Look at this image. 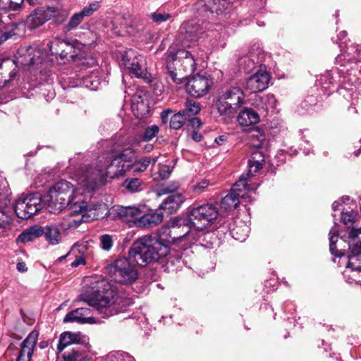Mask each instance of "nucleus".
<instances>
[{
    "label": "nucleus",
    "instance_id": "f257e3e1",
    "mask_svg": "<svg viewBox=\"0 0 361 361\" xmlns=\"http://www.w3.org/2000/svg\"><path fill=\"white\" fill-rule=\"evenodd\" d=\"M190 229L183 220L173 226L171 229L162 227L158 236L145 235L133 244L129 250L130 259L141 267L157 262L169 254L171 243L183 238L189 239L192 233Z\"/></svg>",
    "mask_w": 361,
    "mask_h": 361
},
{
    "label": "nucleus",
    "instance_id": "f03ea898",
    "mask_svg": "<svg viewBox=\"0 0 361 361\" xmlns=\"http://www.w3.org/2000/svg\"><path fill=\"white\" fill-rule=\"evenodd\" d=\"M135 151L131 148L111 157H102L98 163L93 165H82L75 173L78 189L83 192H91L104 184L107 177L114 178L122 176L129 171V165L133 163Z\"/></svg>",
    "mask_w": 361,
    "mask_h": 361
},
{
    "label": "nucleus",
    "instance_id": "7ed1b4c3",
    "mask_svg": "<svg viewBox=\"0 0 361 361\" xmlns=\"http://www.w3.org/2000/svg\"><path fill=\"white\" fill-rule=\"evenodd\" d=\"M91 293L86 292L80 294L78 301H83L93 307L102 314L103 317L112 316L123 311V308L131 303L129 299L119 296L112 286L106 281L102 280L92 287Z\"/></svg>",
    "mask_w": 361,
    "mask_h": 361
},
{
    "label": "nucleus",
    "instance_id": "20e7f679",
    "mask_svg": "<svg viewBox=\"0 0 361 361\" xmlns=\"http://www.w3.org/2000/svg\"><path fill=\"white\" fill-rule=\"evenodd\" d=\"M167 82L171 85H181L185 82L188 75L196 69L194 56L185 49L174 52L169 50L166 54Z\"/></svg>",
    "mask_w": 361,
    "mask_h": 361
},
{
    "label": "nucleus",
    "instance_id": "39448f33",
    "mask_svg": "<svg viewBox=\"0 0 361 361\" xmlns=\"http://www.w3.org/2000/svg\"><path fill=\"white\" fill-rule=\"evenodd\" d=\"M68 210L71 216H79L69 222V226H78L82 222L99 219L106 214L107 207L104 203L87 204L84 201L71 203Z\"/></svg>",
    "mask_w": 361,
    "mask_h": 361
},
{
    "label": "nucleus",
    "instance_id": "423d86ee",
    "mask_svg": "<svg viewBox=\"0 0 361 361\" xmlns=\"http://www.w3.org/2000/svg\"><path fill=\"white\" fill-rule=\"evenodd\" d=\"M243 101L244 93L240 88L236 87L226 90L219 97L216 109L225 122H229L235 116Z\"/></svg>",
    "mask_w": 361,
    "mask_h": 361
},
{
    "label": "nucleus",
    "instance_id": "0eeeda50",
    "mask_svg": "<svg viewBox=\"0 0 361 361\" xmlns=\"http://www.w3.org/2000/svg\"><path fill=\"white\" fill-rule=\"evenodd\" d=\"M74 188L71 183L61 180L51 188L46 196L51 212H57L66 208L73 200Z\"/></svg>",
    "mask_w": 361,
    "mask_h": 361
},
{
    "label": "nucleus",
    "instance_id": "6e6552de",
    "mask_svg": "<svg viewBox=\"0 0 361 361\" xmlns=\"http://www.w3.org/2000/svg\"><path fill=\"white\" fill-rule=\"evenodd\" d=\"M135 262L128 257H121L107 266L106 269L109 276L121 284H132L138 278V271Z\"/></svg>",
    "mask_w": 361,
    "mask_h": 361
},
{
    "label": "nucleus",
    "instance_id": "1a4fd4ad",
    "mask_svg": "<svg viewBox=\"0 0 361 361\" xmlns=\"http://www.w3.org/2000/svg\"><path fill=\"white\" fill-rule=\"evenodd\" d=\"M14 57L13 62L16 66L34 70L45 61L47 53L36 46H22Z\"/></svg>",
    "mask_w": 361,
    "mask_h": 361
},
{
    "label": "nucleus",
    "instance_id": "9d476101",
    "mask_svg": "<svg viewBox=\"0 0 361 361\" xmlns=\"http://www.w3.org/2000/svg\"><path fill=\"white\" fill-rule=\"evenodd\" d=\"M215 206L206 204L193 208L189 214V222L196 230L203 231L210 226L218 216Z\"/></svg>",
    "mask_w": 361,
    "mask_h": 361
},
{
    "label": "nucleus",
    "instance_id": "9b49d317",
    "mask_svg": "<svg viewBox=\"0 0 361 361\" xmlns=\"http://www.w3.org/2000/svg\"><path fill=\"white\" fill-rule=\"evenodd\" d=\"M42 207L41 196L38 194H30L16 200L14 211L18 218L27 219L35 214Z\"/></svg>",
    "mask_w": 361,
    "mask_h": 361
},
{
    "label": "nucleus",
    "instance_id": "f8f14e48",
    "mask_svg": "<svg viewBox=\"0 0 361 361\" xmlns=\"http://www.w3.org/2000/svg\"><path fill=\"white\" fill-rule=\"evenodd\" d=\"M122 65L137 78H147L146 63L144 57L137 51L130 49L122 56Z\"/></svg>",
    "mask_w": 361,
    "mask_h": 361
},
{
    "label": "nucleus",
    "instance_id": "ddd939ff",
    "mask_svg": "<svg viewBox=\"0 0 361 361\" xmlns=\"http://www.w3.org/2000/svg\"><path fill=\"white\" fill-rule=\"evenodd\" d=\"M258 186V184L247 183L244 176L242 175L233 186L231 192L221 200V208L226 212H230L235 209L240 202L238 196L240 195V192H242L241 187L245 189L247 188V190H250L257 189Z\"/></svg>",
    "mask_w": 361,
    "mask_h": 361
},
{
    "label": "nucleus",
    "instance_id": "4468645a",
    "mask_svg": "<svg viewBox=\"0 0 361 361\" xmlns=\"http://www.w3.org/2000/svg\"><path fill=\"white\" fill-rule=\"evenodd\" d=\"M231 0H197L193 9L198 16L209 17L215 13L219 16L228 9Z\"/></svg>",
    "mask_w": 361,
    "mask_h": 361
},
{
    "label": "nucleus",
    "instance_id": "2eb2a0df",
    "mask_svg": "<svg viewBox=\"0 0 361 361\" xmlns=\"http://www.w3.org/2000/svg\"><path fill=\"white\" fill-rule=\"evenodd\" d=\"M270 75L265 68H260L246 80L245 89L250 93H257L265 90L269 85Z\"/></svg>",
    "mask_w": 361,
    "mask_h": 361
},
{
    "label": "nucleus",
    "instance_id": "dca6fc26",
    "mask_svg": "<svg viewBox=\"0 0 361 361\" xmlns=\"http://www.w3.org/2000/svg\"><path fill=\"white\" fill-rule=\"evenodd\" d=\"M212 84L209 76L197 74L188 82L186 91L191 96L201 97L209 92Z\"/></svg>",
    "mask_w": 361,
    "mask_h": 361
},
{
    "label": "nucleus",
    "instance_id": "f3484780",
    "mask_svg": "<svg viewBox=\"0 0 361 361\" xmlns=\"http://www.w3.org/2000/svg\"><path fill=\"white\" fill-rule=\"evenodd\" d=\"M204 32L202 25L195 20L184 22L180 27V34L183 36V44L188 45L187 42H195L202 37Z\"/></svg>",
    "mask_w": 361,
    "mask_h": 361
},
{
    "label": "nucleus",
    "instance_id": "a211bd4d",
    "mask_svg": "<svg viewBox=\"0 0 361 361\" xmlns=\"http://www.w3.org/2000/svg\"><path fill=\"white\" fill-rule=\"evenodd\" d=\"M145 205H135L128 207H118L114 209L116 213L125 221H132L138 226V221L141 219Z\"/></svg>",
    "mask_w": 361,
    "mask_h": 361
},
{
    "label": "nucleus",
    "instance_id": "6ab92c4d",
    "mask_svg": "<svg viewBox=\"0 0 361 361\" xmlns=\"http://www.w3.org/2000/svg\"><path fill=\"white\" fill-rule=\"evenodd\" d=\"M39 334L37 331H31L21 344V350L16 361H30L36 346Z\"/></svg>",
    "mask_w": 361,
    "mask_h": 361
},
{
    "label": "nucleus",
    "instance_id": "aec40b11",
    "mask_svg": "<svg viewBox=\"0 0 361 361\" xmlns=\"http://www.w3.org/2000/svg\"><path fill=\"white\" fill-rule=\"evenodd\" d=\"M64 323L76 322L79 324L89 323L95 322L92 315V310L87 307H80L68 312L63 318Z\"/></svg>",
    "mask_w": 361,
    "mask_h": 361
},
{
    "label": "nucleus",
    "instance_id": "412c9836",
    "mask_svg": "<svg viewBox=\"0 0 361 361\" xmlns=\"http://www.w3.org/2000/svg\"><path fill=\"white\" fill-rule=\"evenodd\" d=\"M349 238L352 240L358 239V243H355L353 247L349 246L350 255L348 256V268L352 269L353 271H360L361 267H354V260L357 259V257L361 255V227L360 228H353L350 233Z\"/></svg>",
    "mask_w": 361,
    "mask_h": 361
},
{
    "label": "nucleus",
    "instance_id": "4be33fe9",
    "mask_svg": "<svg viewBox=\"0 0 361 361\" xmlns=\"http://www.w3.org/2000/svg\"><path fill=\"white\" fill-rule=\"evenodd\" d=\"M54 13L55 8L54 7H49L47 9L38 8L28 16L27 22L32 28H35L49 20L54 16Z\"/></svg>",
    "mask_w": 361,
    "mask_h": 361
},
{
    "label": "nucleus",
    "instance_id": "5701e85b",
    "mask_svg": "<svg viewBox=\"0 0 361 361\" xmlns=\"http://www.w3.org/2000/svg\"><path fill=\"white\" fill-rule=\"evenodd\" d=\"M162 212L148 213L146 206L142 212L141 219L138 221V227H153L161 223L163 220Z\"/></svg>",
    "mask_w": 361,
    "mask_h": 361
},
{
    "label": "nucleus",
    "instance_id": "b1692460",
    "mask_svg": "<svg viewBox=\"0 0 361 361\" xmlns=\"http://www.w3.org/2000/svg\"><path fill=\"white\" fill-rule=\"evenodd\" d=\"M44 236L46 241L51 245H59L63 238L61 229L55 224H50L44 226Z\"/></svg>",
    "mask_w": 361,
    "mask_h": 361
},
{
    "label": "nucleus",
    "instance_id": "393cba45",
    "mask_svg": "<svg viewBox=\"0 0 361 361\" xmlns=\"http://www.w3.org/2000/svg\"><path fill=\"white\" fill-rule=\"evenodd\" d=\"M264 162V157L261 152H255L252 153L248 161V171L246 176H244L247 183H250V180H248L250 177L254 176L256 172L262 169ZM243 175L245 176L244 174Z\"/></svg>",
    "mask_w": 361,
    "mask_h": 361
},
{
    "label": "nucleus",
    "instance_id": "a878e982",
    "mask_svg": "<svg viewBox=\"0 0 361 361\" xmlns=\"http://www.w3.org/2000/svg\"><path fill=\"white\" fill-rule=\"evenodd\" d=\"M183 197L180 193H173L169 195L159 206V209H164L167 214L176 212L183 202Z\"/></svg>",
    "mask_w": 361,
    "mask_h": 361
},
{
    "label": "nucleus",
    "instance_id": "bb28decb",
    "mask_svg": "<svg viewBox=\"0 0 361 361\" xmlns=\"http://www.w3.org/2000/svg\"><path fill=\"white\" fill-rule=\"evenodd\" d=\"M237 121L242 126H250L259 121L258 114L252 109L245 108L238 114Z\"/></svg>",
    "mask_w": 361,
    "mask_h": 361
},
{
    "label": "nucleus",
    "instance_id": "cd10ccee",
    "mask_svg": "<svg viewBox=\"0 0 361 361\" xmlns=\"http://www.w3.org/2000/svg\"><path fill=\"white\" fill-rule=\"evenodd\" d=\"M63 49L60 52V58L66 59L69 56L72 61H76L78 59L81 60L80 56V44L77 42H66V44H61Z\"/></svg>",
    "mask_w": 361,
    "mask_h": 361
},
{
    "label": "nucleus",
    "instance_id": "c85d7f7f",
    "mask_svg": "<svg viewBox=\"0 0 361 361\" xmlns=\"http://www.w3.org/2000/svg\"><path fill=\"white\" fill-rule=\"evenodd\" d=\"M157 161V157H144L138 160L134 161L133 163L127 166V168H129V171H131L133 173H141L145 171L150 164L154 166Z\"/></svg>",
    "mask_w": 361,
    "mask_h": 361
},
{
    "label": "nucleus",
    "instance_id": "c756f323",
    "mask_svg": "<svg viewBox=\"0 0 361 361\" xmlns=\"http://www.w3.org/2000/svg\"><path fill=\"white\" fill-rule=\"evenodd\" d=\"M82 335L80 333L64 332L61 334L57 348L62 351L66 346L80 342Z\"/></svg>",
    "mask_w": 361,
    "mask_h": 361
},
{
    "label": "nucleus",
    "instance_id": "7c9ffc66",
    "mask_svg": "<svg viewBox=\"0 0 361 361\" xmlns=\"http://www.w3.org/2000/svg\"><path fill=\"white\" fill-rule=\"evenodd\" d=\"M230 233L232 237L236 240L243 242L248 235L249 228L244 223L240 222V224L232 228Z\"/></svg>",
    "mask_w": 361,
    "mask_h": 361
},
{
    "label": "nucleus",
    "instance_id": "2f4dec72",
    "mask_svg": "<svg viewBox=\"0 0 361 361\" xmlns=\"http://www.w3.org/2000/svg\"><path fill=\"white\" fill-rule=\"evenodd\" d=\"M24 0H0V10L4 11H20Z\"/></svg>",
    "mask_w": 361,
    "mask_h": 361
},
{
    "label": "nucleus",
    "instance_id": "473e14b6",
    "mask_svg": "<svg viewBox=\"0 0 361 361\" xmlns=\"http://www.w3.org/2000/svg\"><path fill=\"white\" fill-rule=\"evenodd\" d=\"M329 249L331 254L336 257L343 256L345 250L343 249H337L336 246V243L338 242V240L337 231L336 229L332 228L329 232Z\"/></svg>",
    "mask_w": 361,
    "mask_h": 361
},
{
    "label": "nucleus",
    "instance_id": "72a5a7b5",
    "mask_svg": "<svg viewBox=\"0 0 361 361\" xmlns=\"http://www.w3.org/2000/svg\"><path fill=\"white\" fill-rule=\"evenodd\" d=\"M152 21L157 24H160L170 20L172 18V14L163 10L158 9L152 13L149 16Z\"/></svg>",
    "mask_w": 361,
    "mask_h": 361
},
{
    "label": "nucleus",
    "instance_id": "f704fd0d",
    "mask_svg": "<svg viewBox=\"0 0 361 361\" xmlns=\"http://www.w3.org/2000/svg\"><path fill=\"white\" fill-rule=\"evenodd\" d=\"M201 108L200 103L193 99H187L185 102V115L188 117L195 116L200 111Z\"/></svg>",
    "mask_w": 361,
    "mask_h": 361
},
{
    "label": "nucleus",
    "instance_id": "c9c22d12",
    "mask_svg": "<svg viewBox=\"0 0 361 361\" xmlns=\"http://www.w3.org/2000/svg\"><path fill=\"white\" fill-rule=\"evenodd\" d=\"M185 120L186 116L185 115V111H179L171 116L170 126L173 129H179L184 125Z\"/></svg>",
    "mask_w": 361,
    "mask_h": 361
},
{
    "label": "nucleus",
    "instance_id": "e433bc0d",
    "mask_svg": "<svg viewBox=\"0 0 361 361\" xmlns=\"http://www.w3.org/2000/svg\"><path fill=\"white\" fill-rule=\"evenodd\" d=\"M140 99H141V97L137 95H134L132 99V109L137 117L143 114L142 112L140 113L139 111H145L146 107L142 100L140 102Z\"/></svg>",
    "mask_w": 361,
    "mask_h": 361
},
{
    "label": "nucleus",
    "instance_id": "4c0bfd02",
    "mask_svg": "<svg viewBox=\"0 0 361 361\" xmlns=\"http://www.w3.org/2000/svg\"><path fill=\"white\" fill-rule=\"evenodd\" d=\"M65 40L60 39H55L50 42L47 45L49 47V51L52 55H59L60 56V52L63 49L64 47H62L61 44H66Z\"/></svg>",
    "mask_w": 361,
    "mask_h": 361
},
{
    "label": "nucleus",
    "instance_id": "58836bf2",
    "mask_svg": "<svg viewBox=\"0 0 361 361\" xmlns=\"http://www.w3.org/2000/svg\"><path fill=\"white\" fill-rule=\"evenodd\" d=\"M262 107L266 111L273 110L276 106V99L274 94H267L262 98Z\"/></svg>",
    "mask_w": 361,
    "mask_h": 361
},
{
    "label": "nucleus",
    "instance_id": "ea45409f",
    "mask_svg": "<svg viewBox=\"0 0 361 361\" xmlns=\"http://www.w3.org/2000/svg\"><path fill=\"white\" fill-rule=\"evenodd\" d=\"M159 132V128L156 125L147 127L142 135L143 141L148 142L155 137Z\"/></svg>",
    "mask_w": 361,
    "mask_h": 361
},
{
    "label": "nucleus",
    "instance_id": "a19ab883",
    "mask_svg": "<svg viewBox=\"0 0 361 361\" xmlns=\"http://www.w3.org/2000/svg\"><path fill=\"white\" fill-rule=\"evenodd\" d=\"M264 53L261 50H257L255 52H251L248 57L244 58L242 63H245L251 61L252 64L260 63L262 61Z\"/></svg>",
    "mask_w": 361,
    "mask_h": 361
},
{
    "label": "nucleus",
    "instance_id": "79ce46f5",
    "mask_svg": "<svg viewBox=\"0 0 361 361\" xmlns=\"http://www.w3.org/2000/svg\"><path fill=\"white\" fill-rule=\"evenodd\" d=\"M142 180L139 178H129L126 179L123 183L125 188L130 191L135 192L137 191L139 188L141 186Z\"/></svg>",
    "mask_w": 361,
    "mask_h": 361
},
{
    "label": "nucleus",
    "instance_id": "37998d69",
    "mask_svg": "<svg viewBox=\"0 0 361 361\" xmlns=\"http://www.w3.org/2000/svg\"><path fill=\"white\" fill-rule=\"evenodd\" d=\"M11 221V216L4 212L0 210V234L5 232L10 228Z\"/></svg>",
    "mask_w": 361,
    "mask_h": 361
},
{
    "label": "nucleus",
    "instance_id": "c03bdc74",
    "mask_svg": "<svg viewBox=\"0 0 361 361\" xmlns=\"http://www.w3.org/2000/svg\"><path fill=\"white\" fill-rule=\"evenodd\" d=\"M100 7L99 1H94L90 4L88 6L83 8L80 11L84 17H88L92 16L95 11H97Z\"/></svg>",
    "mask_w": 361,
    "mask_h": 361
},
{
    "label": "nucleus",
    "instance_id": "a18cd8bd",
    "mask_svg": "<svg viewBox=\"0 0 361 361\" xmlns=\"http://www.w3.org/2000/svg\"><path fill=\"white\" fill-rule=\"evenodd\" d=\"M113 237L109 234L102 235L100 237V246L104 250L109 251L113 246Z\"/></svg>",
    "mask_w": 361,
    "mask_h": 361
},
{
    "label": "nucleus",
    "instance_id": "49530a36",
    "mask_svg": "<svg viewBox=\"0 0 361 361\" xmlns=\"http://www.w3.org/2000/svg\"><path fill=\"white\" fill-rule=\"evenodd\" d=\"M36 238L34 237V235H32V232L30 231L29 228H27L18 235L17 238V242L25 243L33 241Z\"/></svg>",
    "mask_w": 361,
    "mask_h": 361
},
{
    "label": "nucleus",
    "instance_id": "de8ad7c7",
    "mask_svg": "<svg viewBox=\"0 0 361 361\" xmlns=\"http://www.w3.org/2000/svg\"><path fill=\"white\" fill-rule=\"evenodd\" d=\"M85 17L81 14L80 12L75 13L71 18L68 24V30H72L75 28L83 20Z\"/></svg>",
    "mask_w": 361,
    "mask_h": 361
},
{
    "label": "nucleus",
    "instance_id": "09e8293b",
    "mask_svg": "<svg viewBox=\"0 0 361 361\" xmlns=\"http://www.w3.org/2000/svg\"><path fill=\"white\" fill-rule=\"evenodd\" d=\"M179 188V184L178 183H171L168 185L163 186L159 190V195L173 193L176 192Z\"/></svg>",
    "mask_w": 361,
    "mask_h": 361
},
{
    "label": "nucleus",
    "instance_id": "8fccbe9b",
    "mask_svg": "<svg viewBox=\"0 0 361 361\" xmlns=\"http://www.w3.org/2000/svg\"><path fill=\"white\" fill-rule=\"evenodd\" d=\"M356 214L353 212H341V219L342 222L348 226L354 222Z\"/></svg>",
    "mask_w": 361,
    "mask_h": 361
},
{
    "label": "nucleus",
    "instance_id": "3c124183",
    "mask_svg": "<svg viewBox=\"0 0 361 361\" xmlns=\"http://www.w3.org/2000/svg\"><path fill=\"white\" fill-rule=\"evenodd\" d=\"M71 361H89L87 355L76 348L72 349L71 352Z\"/></svg>",
    "mask_w": 361,
    "mask_h": 361
},
{
    "label": "nucleus",
    "instance_id": "603ef678",
    "mask_svg": "<svg viewBox=\"0 0 361 361\" xmlns=\"http://www.w3.org/2000/svg\"><path fill=\"white\" fill-rule=\"evenodd\" d=\"M241 188H242V192H240V195L238 196V199L239 200H240V198L241 199V200H240V202H242V203L250 202L252 201V198H251V196L249 195V192H255L257 189L248 190L247 188L245 189V188L241 187Z\"/></svg>",
    "mask_w": 361,
    "mask_h": 361
},
{
    "label": "nucleus",
    "instance_id": "864d4df0",
    "mask_svg": "<svg viewBox=\"0 0 361 361\" xmlns=\"http://www.w3.org/2000/svg\"><path fill=\"white\" fill-rule=\"evenodd\" d=\"M93 77H97L94 74H92L90 77L85 78V85L92 90H96L99 87V80H93Z\"/></svg>",
    "mask_w": 361,
    "mask_h": 361
},
{
    "label": "nucleus",
    "instance_id": "5fc2aeb1",
    "mask_svg": "<svg viewBox=\"0 0 361 361\" xmlns=\"http://www.w3.org/2000/svg\"><path fill=\"white\" fill-rule=\"evenodd\" d=\"M171 169L168 165H162L159 170V175L161 179L164 180L169 177Z\"/></svg>",
    "mask_w": 361,
    "mask_h": 361
},
{
    "label": "nucleus",
    "instance_id": "6e6d98bb",
    "mask_svg": "<svg viewBox=\"0 0 361 361\" xmlns=\"http://www.w3.org/2000/svg\"><path fill=\"white\" fill-rule=\"evenodd\" d=\"M29 229L32 232V235H34V237L35 238H39L40 236L44 235V226L42 227V226H38V225H35L34 226H32V227L29 228Z\"/></svg>",
    "mask_w": 361,
    "mask_h": 361
},
{
    "label": "nucleus",
    "instance_id": "4d7b16f0",
    "mask_svg": "<svg viewBox=\"0 0 361 361\" xmlns=\"http://www.w3.org/2000/svg\"><path fill=\"white\" fill-rule=\"evenodd\" d=\"M209 185V181L207 180H202L195 187V190L197 192H201Z\"/></svg>",
    "mask_w": 361,
    "mask_h": 361
},
{
    "label": "nucleus",
    "instance_id": "13d9d810",
    "mask_svg": "<svg viewBox=\"0 0 361 361\" xmlns=\"http://www.w3.org/2000/svg\"><path fill=\"white\" fill-rule=\"evenodd\" d=\"M190 126L195 129L200 128L202 125L201 120L197 117L191 118L190 120Z\"/></svg>",
    "mask_w": 361,
    "mask_h": 361
},
{
    "label": "nucleus",
    "instance_id": "bf43d9fd",
    "mask_svg": "<svg viewBox=\"0 0 361 361\" xmlns=\"http://www.w3.org/2000/svg\"><path fill=\"white\" fill-rule=\"evenodd\" d=\"M172 114V111L171 109H166L161 112V118L162 122L166 123L168 122L169 116Z\"/></svg>",
    "mask_w": 361,
    "mask_h": 361
},
{
    "label": "nucleus",
    "instance_id": "052dcab7",
    "mask_svg": "<svg viewBox=\"0 0 361 361\" xmlns=\"http://www.w3.org/2000/svg\"><path fill=\"white\" fill-rule=\"evenodd\" d=\"M82 66H92L96 64V61L93 58L85 59L80 63Z\"/></svg>",
    "mask_w": 361,
    "mask_h": 361
},
{
    "label": "nucleus",
    "instance_id": "680f3d73",
    "mask_svg": "<svg viewBox=\"0 0 361 361\" xmlns=\"http://www.w3.org/2000/svg\"><path fill=\"white\" fill-rule=\"evenodd\" d=\"M85 259L82 257L80 256L77 259H75V260L74 262H72L71 266L73 267H76L79 266L80 264H85Z\"/></svg>",
    "mask_w": 361,
    "mask_h": 361
},
{
    "label": "nucleus",
    "instance_id": "e2e57ef3",
    "mask_svg": "<svg viewBox=\"0 0 361 361\" xmlns=\"http://www.w3.org/2000/svg\"><path fill=\"white\" fill-rule=\"evenodd\" d=\"M16 267L18 271L20 272H25L27 269L25 263L23 262H18Z\"/></svg>",
    "mask_w": 361,
    "mask_h": 361
},
{
    "label": "nucleus",
    "instance_id": "0e129e2a",
    "mask_svg": "<svg viewBox=\"0 0 361 361\" xmlns=\"http://www.w3.org/2000/svg\"><path fill=\"white\" fill-rule=\"evenodd\" d=\"M191 137L196 142H200L202 138V135L195 130L192 131Z\"/></svg>",
    "mask_w": 361,
    "mask_h": 361
},
{
    "label": "nucleus",
    "instance_id": "69168bd1",
    "mask_svg": "<svg viewBox=\"0 0 361 361\" xmlns=\"http://www.w3.org/2000/svg\"><path fill=\"white\" fill-rule=\"evenodd\" d=\"M225 140L226 137L224 135H220L215 139V142L219 145H221Z\"/></svg>",
    "mask_w": 361,
    "mask_h": 361
},
{
    "label": "nucleus",
    "instance_id": "338daca9",
    "mask_svg": "<svg viewBox=\"0 0 361 361\" xmlns=\"http://www.w3.org/2000/svg\"><path fill=\"white\" fill-rule=\"evenodd\" d=\"M340 206V203L338 202H334L333 204H332V209L336 211V210H338V207Z\"/></svg>",
    "mask_w": 361,
    "mask_h": 361
},
{
    "label": "nucleus",
    "instance_id": "774afa93",
    "mask_svg": "<svg viewBox=\"0 0 361 361\" xmlns=\"http://www.w3.org/2000/svg\"><path fill=\"white\" fill-rule=\"evenodd\" d=\"M30 5H35L39 2V0H27Z\"/></svg>",
    "mask_w": 361,
    "mask_h": 361
}]
</instances>
